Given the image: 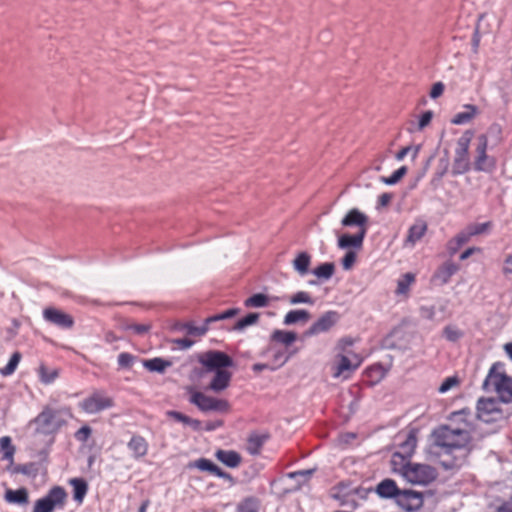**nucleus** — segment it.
Returning a JSON list of instances; mask_svg holds the SVG:
<instances>
[{
  "mask_svg": "<svg viewBox=\"0 0 512 512\" xmlns=\"http://www.w3.org/2000/svg\"><path fill=\"white\" fill-rule=\"evenodd\" d=\"M474 136L472 130H466L457 140L455 157L452 165V174L461 175L471 168L469 159V146Z\"/></svg>",
  "mask_w": 512,
  "mask_h": 512,
  "instance_id": "obj_5",
  "label": "nucleus"
},
{
  "mask_svg": "<svg viewBox=\"0 0 512 512\" xmlns=\"http://www.w3.org/2000/svg\"><path fill=\"white\" fill-rule=\"evenodd\" d=\"M365 230L361 229V231H357L355 234H349L344 233L342 235H339L338 237V248L340 249H348L351 250V248L355 250H360L363 246V241L365 238Z\"/></svg>",
  "mask_w": 512,
  "mask_h": 512,
  "instance_id": "obj_15",
  "label": "nucleus"
},
{
  "mask_svg": "<svg viewBox=\"0 0 512 512\" xmlns=\"http://www.w3.org/2000/svg\"><path fill=\"white\" fill-rule=\"evenodd\" d=\"M472 238L470 235V231L467 227L460 231L453 239H451L448 243V250L450 254H455L458 249L467 243Z\"/></svg>",
  "mask_w": 512,
  "mask_h": 512,
  "instance_id": "obj_27",
  "label": "nucleus"
},
{
  "mask_svg": "<svg viewBox=\"0 0 512 512\" xmlns=\"http://www.w3.org/2000/svg\"><path fill=\"white\" fill-rule=\"evenodd\" d=\"M377 494L382 498H397L400 489L392 479L382 480L376 487Z\"/></svg>",
  "mask_w": 512,
  "mask_h": 512,
  "instance_id": "obj_23",
  "label": "nucleus"
},
{
  "mask_svg": "<svg viewBox=\"0 0 512 512\" xmlns=\"http://www.w3.org/2000/svg\"><path fill=\"white\" fill-rule=\"evenodd\" d=\"M478 114V108L475 105H465L464 111L457 113L451 122L455 125H462L470 122Z\"/></svg>",
  "mask_w": 512,
  "mask_h": 512,
  "instance_id": "obj_26",
  "label": "nucleus"
},
{
  "mask_svg": "<svg viewBox=\"0 0 512 512\" xmlns=\"http://www.w3.org/2000/svg\"><path fill=\"white\" fill-rule=\"evenodd\" d=\"M407 173V167L402 166L397 169L390 177H382L381 181L387 185L396 184L402 177H404Z\"/></svg>",
  "mask_w": 512,
  "mask_h": 512,
  "instance_id": "obj_47",
  "label": "nucleus"
},
{
  "mask_svg": "<svg viewBox=\"0 0 512 512\" xmlns=\"http://www.w3.org/2000/svg\"><path fill=\"white\" fill-rule=\"evenodd\" d=\"M459 267L453 262L444 263L436 273V277L441 280L443 284L447 283L452 275L458 271Z\"/></svg>",
  "mask_w": 512,
  "mask_h": 512,
  "instance_id": "obj_35",
  "label": "nucleus"
},
{
  "mask_svg": "<svg viewBox=\"0 0 512 512\" xmlns=\"http://www.w3.org/2000/svg\"><path fill=\"white\" fill-rule=\"evenodd\" d=\"M215 457L221 463L230 468L238 467L242 461L241 455L234 450L219 449L216 451Z\"/></svg>",
  "mask_w": 512,
  "mask_h": 512,
  "instance_id": "obj_21",
  "label": "nucleus"
},
{
  "mask_svg": "<svg viewBox=\"0 0 512 512\" xmlns=\"http://www.w3.org/2000/svg\"><path fill=\"white\" fill-rule=\"evenodd\" d=\"M20 360H21L20 352H14L12 354L8 364L5 367L0 369V373L3 376H10V375H12L15 372V370H16L19 362H20Z\"/></svg>",
  "mask_w": 512,
  "mask_h": 512,
  "instance_id": "obj_41",
  "label": "nucleus"
},
{
  "mask_svg": "<svg viewBox=\"0 0 512 512\" xmlns=\"http://www.w3.org/2000/svg\"><path fill=\"white\" fill-rule=\"evenodd\" d=\"M459 383L457 377H448L446 378L443 383L439 386L438 391L440 393H446L451 388L457 386Z\"/></svg>",
  "mask_w": 512,
  "mask_h": 512,
  "instance_id": "obj_53",
  "label": "nucleus"
},
{
  "mask_svg": "<svg viewBox=\"0 0 512 512\" xmlns=\"http://www.w3.org/2000/svg\"><path fill=\"white\" fill-rule=\"evenodd\" d=\"M67 494L60 486L53 487L48 494L35 502L33 512H53L56 507H62Z\"/></svg>",
  "mask_w": 512,
  "mask_h": 512,
  "instance_id": "obj_10",
  "label": "nucleus"
},
{
  "mask_svg": "<svg viewBox=\"0 0 512 512\" xmlns=\"http://www.w3.org/2000/svg\"><path fill=\"white\" fill-rule=\"evenodd\" d=\"M43 318L46 322L61 329H71L74 326L72 315L52 306L46 307L43 310Z\"/></svg>",
  "mask_w": 512,
  "mask_h": 512,
  "instance_id": "obj_13",
  "label": "nucleus"
},
{
  "mask_svg": "<svg viewBox=\"0 0 512 512\" xmlns=\"http://www.w3.org/2000/svg\"><path fill=\"white\" fill-rule=\"evenodd\" d=\"M412 150V146H406L404 148H402L400 151L397 152L396 154V159L398 161H401L404 159V157Z\"/></svg>",
  "mask_w": 512,
  "mask_h": 512,
  "instance_id": "obj_63",
  "label": "nucleus"
},
{
  "mask_svg": "<svg viewBox=\"0 0 512 512\" xmlns=\"http://www.w3.org/2000/svg\"><path fill=\"white\" fill-rule=\"evenodd\" d=\"M215 374L208 386V388L214 392H221L225 390L231 381L232 374L231 372L224 370L214 371Z\"/></svg>",
  "mask_w": 512,
  "mask_h": 512,
  "instance_id": "obj_20",
  "label": "nucleus"
},
{
  "mask_svg": "<svg viewBox=\"0 0 512 512\" xmlns=\"http://www.w3.org/2000/svg\"><path fill=\"white\" fill-rule=\"evenodd\" d=\"M337 311L330 310L323 313L305 332L306 336H314L331 330L340 320Z\"/></svg>",
  "mask_w": 512,
  "mask_h": 512,
  "instance_id": "obj_12",
  "label": "nucleus"
},
{
  "mask_svg": "<svg viewBox=\"0 0 512 512\" xmlns=\"http://www.w3.org/2000/svg\"><path fill=\"white\" fill-rule=\"evenodd\" d=\"M114 406V400L103 390H95L84 398L79 407L87 414H97Z\"/></svg>",
  "mask_w": 512,
  "mask_h": 512,
  "instance_id": "obj_7",
  "label": "nucleus"
},
{
  "mask_svg": "<svg viewBox=\"0 0 512 512\" xmlns=\"http://www.w3.org/2000/svg\"><path fill=\"white\" fill-rule=\"evenodd\" d=\"M294 353L295 351L292 353H286L283 350L276 351L273 355L274 366L271 367V370H276L277 368L282 367L286 362H288L291 355Z\"/></svg>",
  "mask_w": 512,
  "mask_h": 512,
  "instance_id": "obj_43",
  "label": "nucleus"
},
{
  "mask_svg": "<svg viewBox=\"0 0 512 512\" xmlns=\"http://www.w3.org/2000/svg\"><path fill=\"white\" fill-rule=\"evenodd\" d=\"M54 420V411L49 408L44 409L34 420L37 431L44 434L51 433L55 429Z\"/></svg>",
  "mask_w": 512,
  "mask_h": 512,
  "instance_id": "obj_18",
  "label": "nucleus"
},
{
  "mask_svg": "<svg viewBox=\"0 0 512 512\" xmlns=\"http://www.w3.org/2000/svg\"><path fill=\"white\" fill-rule=\"evenodd\" d=\"M239 311L240 310L238 308H231L223 313L210 316V317L206 318V324H210V323H213L216 321L232 318V317L236 316L239 313Z\"/></svg>",
  "mask_w": 512,
  "mask_h": 512,
  "instance_id": "obj_45",
  "label": "nucleus"
},
{
  "mask_svg": "<svg viewBox=\"0 0 512 512\" xmlns=\"http://www.w3.org/2000/svg\"><path fill=\"white\" fill-rule=\"evenodd\" d=\"M416 444L417 438L413 432H410L406 439L399 444V450L393 454V463H396L397 458L404 460L411 457L416 448Z\"/></svg>",
  "mask_w": 512,
  "mask_h": 512,
  "instance_id": "obj_19",
  "label": "nucleus"
},
{
  "mask_svg": "<svg viewBox=\"0 0 512 512\" xmlns=\"http://www.w3.org/2000/svg\"><path fill=\"white\" fill-rule=\"evenodd\" d=\"M290 303L291 304L306 303V304L313 305L314 304V300L312 299V297L310 296L309 293L304 292V291H299V292L295 293L290 298Z\"/></svg>",
  "mask_w": 512,
  "mask_h": 512,
  "instance_id": "obj_48",
  "label": "nucleus"
},
{
  "mask_svg": "<svg viewBox=\"0 0 512 512\" xmlns=\"http://www.w3.org/2000/svg\"><path fill=\"white\" fill-rule=\"evenodd\" d=\"M271 297L263 294V293H257L250 297H248L244 301V305L246 308H261V307H267L270 304Z\"/></svg>",
  "mask_w": 512,
  "mask_h": 512,
  "instance_id": "obj_30",
  "label": "nucleus"
},
{
  "mask_svg": "<svg viewBox=\"0 0 512 512\" xmlns=\"http://www.w3.org/2000/svg\"><path fill=\"white\" fill-rule=\"evenodd\" d=\"M151 328L150 324H131L126 327V329L133 330L136 334L142 335L147 333Z\"/></svg>",
  "mask_w": 512,
  "mask_h": 512,
  "instance_id": "obj_56",
  "label": "nucleus"
},
{
  "mask_svg": "<svg viewBox=\"0 0 512 512\" xmlns=\"http://www.w3.org/2000/svg\"><path fill=\"white\" fill-rule=\"evenodd\" d=\"M208 325L209 324H206V322L202 326H195L190 322H187V323L178 322L174 325V329L186 330L189 335L203 336L208 331Z\"/></svg>",
  "mask_w": 512,
  "mask_h": 512,
  "instance_id": "obj_32",
  "label": "nucleus"
},
{
  "mask_svg": "<svg viewBox=\"0 0 512 512\" xmlns=\"http://www.w3.org/2000/svg\"><path fill=\"white\" fill-rule=\"evenodd\" d=\"M190 403L197 406L201 411H220L225 412L229 409V404L226 400L216 399L211 396H207L202 392L196 391L192 388H189Z\"/></svg>",
  "mask_w": 512,
  "mask_h": 512,
  "instance_id": "obj_8",
  "label": "nucleus"
},
{
  "mask_svg": "<svg viewBox=\"0 0 512 512\" xmlns=\"http://www.w3.org/2000/svg\"><path fill=\"white\" fill-rule=\"evenodd\" d=\"M259 316H260L259 313H249L245 317H243L242 319L238 320L235 323L233 329L241 331V330L245 329L248 326L254 325V324H256L258 322Z\"/></svg>",
  "mask_w": 512,
  "mask_h": 512,
  "instance_id": "obj_40",
  "label": "nucleus"
},
{
  "mask_svg": "<svg viewBox=\"0 0 512 512\" xmlns=\"http://www.w3.org/2000/svg\"><path fill=\"white\" fill-rule=\"evenodd\" d=\"M198 361L205 367L206 371L224 370L233 366L232 358L226 353L218 350H209L199 355Z\"/></svg>",
  "mask_w": 512,
  "mask_h": 512,
  "instance_id": "obj_9",
  "label": "nucleus"
},
{
  "mask_svg": "<svg viewBox=\"0 0 512 512\" xmlns=\"http://www.w3.org/2000/svg\"><path fill=\"white\" fill-rule=\"evenodd\" d=\"M391 199H392V195L391 194L383 193V194H381L379 196V200H378L379 205L386 206V205H388L390 203Z\"/></svg>",
  "mask_w": 512,
  "mask_h": 512,
  "instance_id": "obj_62",
  "label": "nucleus"
},
{
  "mask_svg": "<svg viewBox=\"0 0 512 512\" xmlns=\"http://www.w3.org/2000/svg\"><path fill=\"white\" fill-rule=\"evenodd\" d=\"M352 345L353 340L351 338H343L338 342L337 348L340 352L336 356V362L333 366L334 378L343 376L344 379H347L350 373L360 366L362 359L349 349Z\"/></svg>",
  "mask_w": 512,
  "mask_h": 512,
  "instance_id": "obj_3",
  "label": "nucleus"
},
{
  "mask_svg": "<svg viewBox=\"0 0 512 512\" xmlns=\"http://www.w3.org/2000/svg\"><path fill=\"white\" fill-rule=\"evenodd\" d=\"M135 359L136 357L130 353H120L118 356V365L121 368H130L133 365Z\"/></svg>",
  "mask_w": 512,
  "mask_h": 512,
  "instance_id": "obj_51",
  "label": "nucleus"
},
{
  "mask_svg": "<svg viewBox=\"0 0 512 512\" xmlns=\"http://www.w3.org/2000/svg\"><path fill=\"white\" fill-rule=\"evenodd\" d=\"M0 449L3 452L2 458L9 461L10 465H12L15 447L13 446L9 436H3L0 438Z\"/></svg>",
  "mask_w": 512,
  "mask_h": 512,
  "instance_id": "obj_36",
  "label": "nucleus"
},
{
  "mask_svg": "<svg viewBox=\"0 0 512 512\" xmlns=\"http://www.w3.org/2000/svg\"><path fill=\"white\" fill-rule=\"evenodd\" d=\"M427 223L424 220H417L410 226L407 237L404 241V246L413 248L415 244L422 239L427 232Z\"/></svg>",
  "mask_w": 512,
  "mask_h": 512,
  "instance_id": "obj_17",
  "label": "nucleus"
},
{
  "mask_svg": "<svg viewBox=\"0 0 512 512\" xmlns=\"http://www.w3.org/2000/svg\"><path fill=\"white\" fill-rule=\"evenodd\" d=\"M401 473L407 481L420 485L431 483L438 475L436 469L430 465L411 462L402 466Z\"/></svg>",
  "mask_w": 512,
  "mask_h": 512,
  "instance_id": "obj_6",
  "label": "nucleus"
},
{
  "mask_svg": "<svg viewBox=\"0 0 512 512\" xmlns=\"http://www.w3.org/2000/svg\"><path fill=\"white\" fill-rule=\"evenodd\" d=\"M341 224L344 227H353L356 226L358 228L357 231H361V229L365 230V234L367 233V225H368V217L354 208L351 209L345 217L342 219Z\"/></svg>",
  "mask_w": 512,
  "mask_h": 512,
  "instance_id": "obj_16",
  "label": "nucleus"
},
{
  "mask_svg": "<svg viewBox=\"0 0 512 512\" xmlns=\"http://www.w3.org/2000/svg\"><path fill=\"white\" fill-rule=\"evenodd\" d=\"M444 84L442 82H436L433 84L431 91H430V97L433 99L438 98L441 96L444 92Z\"/></svg>",
  "mask_w": 512,
  "mask_h": 512,
  "instance_id": "obj_58",
  "label": "nucleus"
},
{
  "mask_svg": "<svg viewBox=\"0 0 512 512\" xmlns=\"http://www.w3.org/2000/svg\"><path fill=\"white\" fill-rule=\"evenodd\" d=\"M313 472H314L313 469L300 470V471L290 473L289 477L295 478V477L299 476V477H303L305 480H308L310 478V476L313 474Z\"/></svg>",
  "mask_w": 512,
  "mask_h": 512,
  "instance_id": "obj_59",
  "label": "nucleus"
},
{
  "mask_svg": "<svg viewBox=\"0 0 512 512\" xmlns=\"http://www.w3.org/2000/svg\"><path fill=\"white\" fill-rule=\"evenodd\" d=\"M503 402L495 398H481L477 402V418L485 423L504 421L512 415V409L504 410Z\"/></svg>",
  "mask_w": 512,
  "mask_h": 512,
  "instance_id": "obj_4",
  "label": "nucleus"
},
{
  "mask_svg": "<svg viewBox=\"0 0 512 512\" xmlns=\"http://www.w3.org/2000/svg\"><path fill=\"white\" fill-rule=\"evenodd\" d=\"M173 343H175L181 349H188L193 345L194 342L187 338H180L173 340Z\"/></svg>",
  "mask_w": 512,
  "mask_h": 512,
  "instance_id": "obj_61",
  "label": "nucleus"
},
{
  "mask_svg": "<svg viewBox=\"0 0 512 512\" xmlns=\"http://www.w3.org/2000/svg\"><path fill=\"white\" fill-rule=\"evenodd\" d=\"M267 435L252 434L249 436L247 441V451L251 455H257L260 453L261 448L267 440Z\"/></svg>",
  "mask_w": 512,
  "mask_h": 512,
  "instance_id": "obj_33",
  "label": "nucleus"
},
{
  "mask_svg": "<svg viewBox=\"0 0 512 512\" xmlns=\"http://www.w3.org/2000/svg\"><path fill=\"white\" fill-rule=\"evenodd\" d=\"M193 467L224 479H231L230 474L220 469L216 464L206 458H200L193 463Z\"/></svg>",
  "mask_w": 512,
  "mask_h": 512,
  "instance_id": "obj_22",
  "label": "nucleus"
},
{
  "mask_svg": "<svg viewBox=\"0 0 512 512\" xmlns=\"http://www.w3.org/2000/svg\"><path fill=\"white\" fill-rule=\"evenodd\" d=\"M397 504L406 511H416L423 505L422 494L413 490H400L397 498Z\"/></svg>",
  "mask_w": 512,
  "mask_h": 512,
  "instance_id": "obj_14",
  "label": "nucleus"
},
{
  "mask_svg": "<svg viewBox=\"0 0 512 512\" xmlns=\"http://www.w3.org/2000/svg\"><path fill=\"white\" fill-rule=\"evenodd\" d=\"M91 432L92 430L89 426H83L75 433V438L80 442H86L90 437Z\"/></svg>",
  "mask_w": 512,
  "mask_h": 512,
  "instance_id": "obj_54",
  "label": "nucleus"
},
{
  "mask_svg": "<svg viewBox=\"0 0 512 512\" xmlns=\"http://www.w3.org/2000/svg\"><path fill=\"white\" fill-rule=\"evenodd\" d=\"M33 467V464H24V465H17L12 468H9V470L14 474H25L28 475L31 472V468Z\"/></svg>",
  "mask_w": 512,
  "mask_h": 512,
  "instance_id": "obj_57",
  "label": "nucleus"
},
{
  "mask_svg": "<svg viewBox=\"0 0 512 512\" xmlns=\"http://www.w3.org/2000/svg\"><path fill=\"white\" fill-rule=\"evenodd\" d=\"M433 112L428 110L422 114L419 119L418 129L423 130L426 126H428L432 120Z\"/></svg>",
  "mask_w": 512,
  "mask_h": 512,
  "instance_id": "obj_55",
  "label": "nucleus"
},
{
  "mask_svg": "<svg viewBox=\"0 0 512 512\" xmlns=\"http://www.w3.org/2000/svg\"><path fill=\"white\" fill-rule=\"evenodd\" d=\"M335 271V265L332 262H326L316 267L312 273L319 279L328 280L330 279Z\"/></svg>",
  "mask_w": 512,
  "mask_h": 512,
  "instance_id": "obj_39",
  "label": "nucleus"
},
{
  "mask_svg": "<svg viewBox=\"0 0 512 512\" xmlns=\"http://www.w3.org/2000/svg\"><path fill=\"white\" fill-rule=\"evenodd\" d=\"M482 388L486 392H495L504 404L512 403V377L506 373L504 363L492 364Z\"/></svg>",
  "mask_w": 512,
  "mask_h": 512,
  "instance_id": "obj_2",
  "label": "nucleus"
},
{
  "mask_svg": "<svg viewBox=\"0 0 512 512\" xmlns=\"http://www.w3.org/2000/svg\"><path fill=\"white\" fill-rule=\"evenodd\" d=\"M40 379L45 384L52 383L58 377V370H49L45 366H41L39 369Z\"/></svg>",
  "mask_w": 512,
  "mask_h": 512,
  "instance_id": "obj_46",
  "label": "nucleus"
},
{
  "mask_svg": "<svg viewBox=\"0 0 512 512\" xmlns=\"http://www.w3.org/2000/svg\"><path fill=\"white\" fill-rule=\"evenodd\" d=\"M415 277L411 273L404 274L397 283L396 294H406L409 290L410 285L414 282Z\"/></svg>",
  "mask_w": 512,
  "mask_h": 512,
  "instance_id": "obj_42",
  "label": "nucleus"
},
{
  "mask_svg": "<svg viewBox=\"0 0 512 512\" xmlns=\"http://www.w3.org/2000/svg\"><path fill=\"white\" fill-rule=\"evenodd\" d=\"M472 413L466 409L453 412L450 416L451 423L436 428L433 433L434 445L439 447L444 454L451 455L454 452H460V455L454 456L452 461H442L446 469H452L460 466L466 456V447L472 439L474 425L470 418Z\"/></svg>",
  "mask_w": 512,
  "mask_h": 512,
  "instance_id": "obj_1",
  "label": "nucleus"
},
{
  "mask_svg": "<svg viewBox=\"0 0 512 512\" xmlns=\"http://www.w3.org/2000/svg\"><path fill=\"white\" fill-rule=\"evenodd\" d=\"M238 512H258V504L252 498L246 499L239 505Z\"/></svg>",
  "mask_w": 512,
  "mask_h": 512,
  "instance_id": "obj_52",
  "label": "nucleus"
},
{
  "mask_svg": "<svg viewBox=\"0 0 512 512\" xmlns=\"http://www.w3.org/2000/svg\"><path fill=\"white\" fill-rule=\"evenodd\" d=\"M497 512H512V497L510 501L501 505Z\"/></svg>",
  "mask_w": 512,
  "mask_h": 512,
  "instance_id": "obj_64",
  "label": "nucleus"
},
{
  "mask_svg": "<svg viewBox=\"0 0 512 512\" xmlns=\"http://www.w3.org/2000/svg\"><path fill=\"white\" fill-rule=\"evenodd\" d=\"M128 448L133 452L135 458L144 457L148 452V443L140 435H134L128 442Z\"/></svg>",
  "mask_w": 512,
  "mask_h": 512,
  "instance_id": "obj_25",
  "label": "nucleus"
},
{
  "mask_svg": "<svg viewBox=\"0 0 512 512\" xmlns=\"http://www.w3.org/2000/svg\"><path fill=\"white\" fill-rule=\"evenodd\" d=\"M491 226H492L491 222H485V223H472L466 227L469 229L470 235H472V237H473V236L487 233L490 230Z\"/></svg>",
  "mask_w": 512,
  "mask_h": 512,
  "instance_id": "obj_44",
  "label": "nucleus"
},
{
  "mask_svg": "<svg viewBox=\"0 0 512 512\" xmlns=\"http://www.w3.org/2000/svg\"><path fill=\"white\" fill-rule=\"evenodd\" d=\"M488 139L485 134H481L477 138V146L475 149L476 156L474 160V170L490 172L495 168L496 162L487 155Z\"/></svg>",
  "mask_w": 512,
  "mask_h": 512,
  "instance_id": "obj_11",
  "label": "nucleus"
},
{
  "mask_svg": "<svg viewBox=\"0 0 512 512\" xmlns=\"http://www.w3.org/2000/svg\"><path fill=\"white\" fill-rule=\"evenodd\" d=\"M356 251L348 250L342 258L341 264L344 270H350L356 262Z\"/></svg>",
  "mask_w": 512,
  "mask_h": 512,
  "instance_id": "obj_50",
  "label": "nucleus"
},
{
  "mask_svg": "<svg viewBox=\"0 0 512 512\" xmlns=\"http://www.w3.org/2000/svg\"><path fill=\"white\" fill-rule=\"evenodd\" d=\"M311 264V255L305 251L299 252L292 261L293 269L301 276L309 273Z\"/></svg>",
  "mask_w": 512,
  "mask_h": 512,
  "instance_id": "obj_24",
  "label": "nucleus"
},
{
  "mask_svg": "<svg viewBox=\"0 0 512 512\" xmlns=\"http://www.w3.org/2000/svg\"><path fill=\"white\" fill-rule=\"evenodd\" d=\"M502 271L505 275L512 274V254L505 257Z\"/></svg>",
  "mask_w": 512,
  "mask_h": 512,
  "instance_id": "obj_60",
  "label": "nucleus"
},
{
  "mask_svg": "<svg viewBox=\"0 0 512 512\" xmlns=\"http://www.w3.org/2000/svg\"><path fill=\"white\" fill-rule=\"evenodd\" d=\"M5 498L8 502L18 503V504H27L28 503V493L25 488H21L18 490H8L5 494Z\"/></svg>",
  "mask_w": 512,
  "mask_h": 512,
  "instance_id": "obj_37",
  "label": "nucleus"
},
{
  "mask_svg": "<svg viewBox=\"0 0 512 512\" xmlns=\"http://www.w3.org/2000/svg\"><path fill=\"white\" fill-rule=\"evenodd\" d=\"M143 365L151 372L163 373L168 367L172 365V363L168 360L156 357L153 359L144 360Z\"/></svg>",
  "mask_w": 512,
  "mask_h": 512,
  "instance_id": "obj_34",
  "label": "nucleus"
},
{
  "mask_svg": "<svg viewBox=\"0 0 512 512\" xmlns=\"http://www.w3.org/2000/svg\"><path fill=\"white\" fill-rule=\"evenodd\" d=\"M311 315L306 310H291L284 317L285 325H293L298 322H307L310 319Z\"/></svg>",
  "mask_w": 512,
  "mask_h": 512,
  "instance_id": "obj_31",
  "label": "nucleus"
},
{
  "mask_svg": "<svg viewBox=\"0 0 512 512\" xmlns=\"http://www.w3.org/2000/svg\"><path fill=\"white\" fill-rule=\"evenodd\" d=\"M167 416L174 419L175 421L181 422L185 425L192 427L193 430L198 431L201 429V422L197 419H193L178 411H168Z\"/></svg>",
  "mask_w": 512,
  "mask_h": 512,
  "instance_id": "obj_29",
  "label": "nucleus"
},
{
  "mask_svg": "<svg viewBox=\"0 0 512 512\" xmlns=\"http://www.w3.org/2000/svg\"><path fill=\"white\" fill-rule=\"evenodd\" d=\"M443 333L446 339L451 342H456L463 336L462 331L454 326H446Z\"/></svg>",
  "mask_w": 512,
  "mask_h": 512,
  "instance_id": "obj_49",
  "label": "nucleus"
},
{
  "mask_svg": "<svg viewBox=\"0 0 512 512\" xmlns=\"http://www.w3.org/2000/svg\"><path fill=\"white\" fill-rule=\"evenodd\" d=\"M271 338L274 341L289 346L297 339V334L292 331L275 330Z\"/></svg>",
  "mask_w": 512,
  "mask_h": 512,
  "instance_id": "obj_38",
  "label": "nucleus"
},
{
  "mask_svg": "<svg viewBox=\"0 0 512 512\" xmlns=\"http://www.w3.org/2000/svg\"><path fill=\"white\" fill-rule=\"evenodd\" d=\"M70 484L73 487L74 500L82 503L88 491L87 482L82 478H73L70 480Z\"/></svg>",
  "mask_w": 512,
  "mask_h": 512,
  "instance_id": "obj_28",
  "label": "nucleus"
}]
</instances>
